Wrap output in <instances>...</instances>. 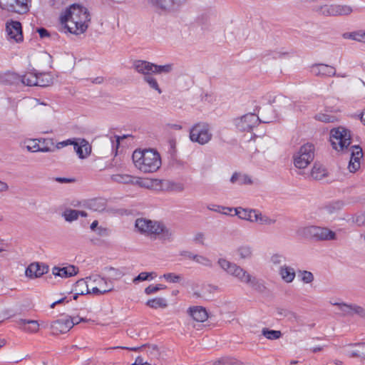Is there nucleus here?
Returning <instances> with one entry per match:
<instances>
[{
	"instance_id": "24",
	"label": "nucleus",
	"mask_w": 365,
	"mask_h": 365,
	"mask_svg": "<svg viewBox=\"0 0 365 365\" xmlns=\"http://www.w3.org/2000/svg\"><path fill=\"white\" fill-rule=\"evenodd\" d=\"M36 75L37 73L35 71L26 72L23 76L13 75L14 79H18L21 82L27 86H36Z\"/></svg>"
},
{
	"instance_id": "33",
	"label": "nucleus",
	"mask_w": 365,
	"mask_h": 365,
	"mask_svg": "<svg viewBox=\"0 0 365 365\" xmlns=\"http://www.w3.org/2000/svg\"><path fill=\"white\" fill-rule=\"evenodd\" d=\"M36 86L46 87L53 83V78L48 73H40L36 75Z\"/></svg>"
},
{
	"instance_id": "30",
	"label": "nucleus",
	"mask_w": 365,
	"mask_h": 365,
	"mask_svg": "<svg viewBox=\"0 0 365 365\" xmlns=\"http://www.w3.org/2000/svg\"><path fill=\"white\" fill-rule=\"evenodd\" d=\"M253 210L254 209L252 208H243L242 207H235V215L237 216L240 220L251 222Z\"/></svg>"
},
{
	"instance_id": "45",
	"label": "nucleus",
	"mask_w": 365,
	"mask_h": 365,
	"mask_svg": "<svg viewBox=\"0 0 365 365\" xmlns=\"http://www.w3.org/2000/svg\"><path fill=\"white\" fill-rule=\"evenodd\" d=\"M195 262L207 267H212L213 265L212 260L203 255H196Z\"/></svg>"
},
{
	"instance_id": "62",
	"label": "nucleus",
	"mask_w": 365,
	"mask_h": 365,
	"mask_svg": "<svg viewBox=\"0 0 365 365\" xmlns=\"http://www.w3.org/2000/svg\"><path fill=\"white\" fill-rule=\"evenodd\" d=\"M30 319H20L17 321V324L19 327L21 329L25 331V327H26L27 324H29V322Z\"/></svg>"
},
{
	"instance_id": "32",
	"label": "nucleus",
	"mask_w": 365,
	"mask_h": 365,
	"mask_svg": "<svg viewBox=\"0 0 365 365\" xmlns=\"http://www.w3.org/2000/svg\"><path fill=\"white\" fill-rule=\"evenodd\" d=\"M156 8L167 12H173V0H149Z\"/></svg>"
},
{
	"instance_id": "41",
	"label": "nucleus",
	"mask_w": 365,
	"mask_h": 365,
	"mask_svg": "<svg viewBox=\"0 0 365 365\" xmlns=\"http://www.w3.org/2000/svg\"><path fill=\"white\" fill-rule=\"evenodd\" d=\"M361 343L351 346L346 351L347 355L350 357H361V354H363V353L361 351Z\"/></svg>"
},
{
	"instance_id": "47",
	"label": "nucleus",
	"mask_w": 365,
	"mask_h": 365,
	"mask_svg": "<svg viewBox=\"0 0 365 365\" xmlns=\"http://www.w3.org/2000/svg\"><path fill=\"white\" fill-rule=\"evenodd\" d=\"M166 188L174 192H182L184 190V186L180 183L173 182H165Z\"/></svg>"
},
{
	"instance_id": "58",
	"label": "nucleus",
	"mask_w": 365,
	"mask_h": 365,
	"mask_svg": "<svg viewBox=\"0 0 365 365\" xmlns=\"http://www.w3.org/2000/svg\"><path fill=\"white\" fill-rule=\"evenodd\" d=\"M354 41L365 43V31H356Z\"/></svg>"
},
{
	"instance_id": "57",
	"label": "nucleus",
	"mask_w": 365,
	"mask_h": 365,
	"mask_svg": "<svg viewBox=\"0 0 365 365\" xmlns=\"http://www.w3.org/2000/svg\"><path fill=\"white\" fill-rule=\"evenodd\" d=\"M207 208L210 210V211H213V212H218L220 213V210H225L224 209V206L222 205H215V204H210V205H208L207 206Z\"/></svg>"
},
{
	"instance_id": "48",
	"label": "nucleus",
	"mask_w": 365,
	"mask_h": 365,
	"mask_svg": "<svg viewBox=\"0 0 365 365\" xmlns=\"http://www.w3.org/2000/svg\"><path fill=\"white\" fill-rule=\"evenodd\" d=\"M315 119L322 122L325 123H331L334 122L336 120V118L333 115L324 114V113H318L315 115Z\"/></svg>"
},
{
	"instance_id": "7",
	"label": "nucleus",
	"mask_w": 365,
	"mask_h": 365,
	"mask_svg": "<svg viewBox=\"0 0 365 365\" xmlns=\"http://www.w3.org/2000/svg\"><path fill=\"white\" fill-rule=\"evenodd\" d=\"M330 142L336 151L344 152L351 143V131L344 126H338L330 130Z\"/></svg>"
},
{
	"instance_id": "19",
	"label": "nucleus",
	"mask_w": 365,
	"mask_h": 365,
	"mask_svg": "<svg viewBox=\"0 0 365 365\" xmlns=\"http://www.w3.org/2000/svg\"><path fill=\"white\" fill-rule=\"evenodd\" d=\"M8 37L10 40L19 42L23 39L21 25L19 21H11L6 24V28Z\"/></svg>"
},
{
	"instance_id": "10",
	"label": "nucleus",
	"mask_w": 365,
	"mask_h": 365,
	"mask_svg": "<svg viewBox=\"0 0 365 365\" xmlns=\"http://www.w3.org/2000/svg\"><path fill=\"white\" fill-rule=\"evenodd\" d=\"M314 158V147L311 143H306L300 147L294 155V165L299 169L307 168Z\"/></svg>"
},
{
	"instance_id": "28",
	"label": "nucleus",
	"mask_w": 365,
	"mask_h": 365,
	"mask_svg": "<svg viewBox=\"0 0 365 365\" xmlns=\"http://www.w3.org/2000/svg\"><path fill=\"white\" fill-rule=\"evenodd\" d=\"M87 207L96 212H102L106 209V200L104 198H95L88 201Z\"/></svg>"
},
{
	"instance_id": "11",
	"label": "nucleus",
	"mask_w": 365,
	"mask_h": 365,
	"mask_svg": "<svg viewBox=\"0 0 365 365\" xmlns=\"http://www.w3.org/2000/svg\"><path fill=\"white\" fill-rule=\"evenodd\" d=\"M260 122L268 123L270 120H261L259 116L252 113H247L234 120L236 128L242 132L252 131Z\"/></svg>"
},
{
	"instance_id": "13",
	"label": "nucleus",
	"mask_w": 365,
	"mask_h": 365,
	"mask_svg": "<svg viewBox=\"0 0 365 365\" xmlns=\"http://www.w3.org/2000/svg\"><path fill=\"white\" fill-rule=\"evenodd\" d=\"M31 0H4L0 1V7L18 14H24L29 11V3Z\"/></svg>"
},
{
	"instance_id": "20",
	"label": "nucleus",
	"mask_w": 365,
	"mask_h": 365,
	"mask_svg": "<svg viewBox=\"0 0 365 365\" xmlns=\"http://www.w3.org/2000/svg\"><path fill=\"white\" fill-rule=\"evenodd\" d=\"M48 267L38 262L31 263L26 269V276L29 278H37L48 272Z\"/></svg>"
},
{
	"instance_id": "40",
	"label": "nucleus",
	"mask_w": 365,
	"mask_h": 365,
	"mask_svg": "<svg viewBox=\"0 0 365 365\" xmlns=\"http://www.w3.org/2000/svg\"><path fill=\"white\" fill-rule=\"evenodd\" d=\"M262 334L264 336L270 340L278 339L282 336L280 331L270 330L267 328L262 329Z\"/></svg>"
},
{
	"instance_id": "60",
	"label": "nucleus",
	"mask_w": 365,
	"mask_h": 365,
	"mask_svg": "<svg viewBox=\"0 0 365 365\" xmlns=\"http://www.w3.org/2000/svg\"><path fill=\"white\" fill-rule=\"evenodd\" d=\"M68 318V320L71 322H72V327L75 325V324H79L81 322H84L85 319L83 318H81L79 317H67Z\"/></svg>"
},
{
	"instance_id": "27",
	"label": "nucleus",
	"mask_w": 365,
	"mask_h": 365,
	"mask_svg": "<svg viewBox=\"0 0 365 365\" xmlns=\"http://www.w3.org/2000/svg\"><path fill=\"white\" fill-rule=\"evenodd\" d=\"M236 254L241 260H249L253 256V249L250 245H242L236 250Z\"/></svg>"
},
{
	"instance_id": "1",
	"label": "nucleus",
	"mask_w": 365,
	"mask_h": 365,
	"mask_svg": "<svg viewBox=\"0 0 365 365\" xmlns=\"http://www.w3.org/2000/svg\"><path fill=\"white\" fill-rule=\"evenodd\" d=\"M59 20L61 26L67 32L80 35L87 30L91 16L87 8L73 4L61 12Z\"/></svg>"
},
{
	"instance_id": "53",
	"label": "nucleus",
	"mask_w": 365,
	"mask_h": 365,
	"mask_svg": "<svg viewBox=\"0 0 365 365\" xmlns=\"http://www.w3.org/2000/svg\"><path fill=\"white\" fill-rule=\"evenodd\" d=\"M75 139L76 138H71V139H67V140L61 141V142H58L56 145V149H61V148H64L68 145H73V144L75 143Z\"/></svg>"
},
{
	"instance_id": "54",
	"label": "nucleus",
	"mask_w": 365,
	"mask_h": 365,
	"mask_svg": "<svg viewBox=\"0 0 365 365\" xmlns=\"http://www.w3.org/2000/svg\"><path fill=\"white\" fill-rule=\"evenodd\" d=\"M205 235L203 232H199L193 236V241L200 245H204Z\"/></svg>"
},
{
	"instance_id": "64",
	"label": "nucleus",
	"mask_w": 365,
	"mask_h": 365,
	"mask_svg": "<svg viewBox=\"0 0 365 365\" xmlns=\"http://www.w3.org/2000/svg\"><path fill=\"white\" fill-rule=\"evenodd\" d=\"M135 365H150L148 362L144 361L141 356H138L134 362Z\"/></svg>"
},
{
	"instance_id": "35",
	"label": "nucleus",
	"mask_w": 365,
	"mask_h": 365,
	"mask_svg": "<svg viewBox=\"0 0 365 365\" xmlns=\"http://www.w3.org/2000/svg\"><path fill=\"white\" fill-rule=\"evenodd\" d=\"M112 181L118 183H134L135 178L128 174L118 173L110 176Z\"/></svg>"
},
{
	"instance_id": "23",
	"label": "nucleus",
	"mask_w": 365,
	"mask_h": 365,
	"mask_svg": "<svg viewBox=\"0 0 365 365\" xmlns=\"http://www.w3.org/2000/svg\"><path fill=\"white\" fill-rule=\"evenodd\" d=\"M190 316L196 322H203L208 318V314L205 308L196 306L190 307L188 310Z\"/></svg>"
},
{
	"instance_id": "3",
	"label": "nucleus",
	"mask_w": 365,
	"mask_h": 365,
	"mask_svg": "<svg viewBox=\"0 0 365 365\" xmlns=\"http://www.w3.org/2000/svg\"><path fill=\"white\" fill-rule=\"evenodd\" d=\"M132 157L136 168L143 173L155 172L161 165L160 155L153 150H136Z\"/></svg>"
},
{
	"instance_id": "31",
	"label": "nucleus",
	"mask_w": 365,
	"mask_h": 365,
	"mask_svg": "<svg viewBox=\"0 0 365 365\" xmlns=\"http://www.w3.org/2000/svg\"><path fill=\"white\" fill-rule=\"evenodd\" d=\"M328 172L327 169L320 164H314L312 169L310 175L311 177L317 180H321L327 177Z\"/></svg>"
},
{
	"instance_id": "52",
	"label": "nucleus",
	"mask_w": 365,
	"mask_h": 365,
	"mask_svg": "<svg viewBox=\"0 0 365 365\" xmlns=\"http://www.w3.org/2000/svg\"><path fill=\"white\" fill-rule=\"evenodd\" d=\"M263 215L264 213H262L260 210L257 209H254L251 222L259 225L260 222L262 221Z\"/></svg>"
},
{
	"instance_id": "61",
	"label": "nucleus",
	"mask_w": 365,
	"mask_h": 365,
	"mask_svg": "<svg viewBox=\"0 0 365 365\" xmlns=\"http://www.w3.org/2000/svg\"><path fill=\"white\" fill-rule=\"evenodd\" d=\"M133 184H138L140 185L141 187H149L151 185V181L148 180H134V183Z\"/></svg>"
},
{
	"instance_id": "6",
	"label": "nucleus",
	"mask_w": 365,
	"mask_h": 365,
	"mask_svg": "<svg viewBox=\"0 0 365 365\" xmlns=\"http://www.w3.org/2000/svg\"><path fill=\"white\" fill-rule=\"evenodd\" d=\"M133 68L143 76V81L151 89L155 91L158 94L163 93L157 79L153 76L154 74L153 63L143 60H135L133 63Z\"/></svg>"
},
{
	"instance_id": "18",
	"label": "nucleus",
	"mask_w": 365,
	"mask_h": 365,
	"mask_svg": "<svg viewBox=\"0 0 365 365\" xmlns=\"http://www.w3.org/2000/svg\"><path fill=\"white\" fill-rule=\"evenodd\" d=\"M72 328V322L68 320L67 317L53 321L50 326L52 334L58 335L68 332Z\"/></svg>"
},
{
	"instance_id": "34",
	"label": "nucleus",
	"mask_w": 365,
	"mask_h": 365,
	"mask_svg": "<svg viewBox=\"0 0 365 365\" xmlns=\"http://www.w3.org/2000/svg\"><path fill=\"white\" fill-rule=\"evenodd\" d=\"M160 230H158V235H161V239L163 240L172 241L174 238L175 231L165 227L161 222H160Z\"/></svg>"
},
{
	"instance_id": "36",
	"label": "nucleus",
	"mask_w": 365,
	"mask_h": 365,
	"mask_svg": "<svg viewBox=\"0 0 365 365\" xmlns=\"http://www.w3.org/2000/svg\"><path fill=\"white\" fill-rule=\"evenodd\" d=\"M343 205H344L343 202H341L340 201L331 202L326 205L322 208V211L324 213L332 215V214L338 212L339 210H341L342 208Z\"/></svg>"
},
{
	"instance_id": "44",
	"label": "nucleus",
	"mask_w": 365,
	"mask_h": 365,
	"mask_svg": "<svg viewBox=\"0 0 365 365\" xmlns=\"http://www.w3.org/2000/svg\"><path fill=\"white\" fill-rule=\"evenodd\" d=\"M39 330V324L36 320H31L25 327V331L31 334L36 333Z\"/></svg>"
},
{
	"instance_id": "51",
	"label": "nucleus",
	"mask_w": 365,
	"mask_h": 365,
	"mask_svg": "<svg viewBox=\"0 0 365 365\" xmlns=\"http://www.w3.org/2000/svg\"><path fill=\"white\" fill-rule=\"evenodd\" d=\"M165 289V286L163 284H156V285H149L145 289V293L146 294H151L158 292L159 290Z\"/></svg>"
},
{
	"instance_id": "63",
	"label": "nucleus",
	"mask_w": 365,
	"mask_h": 365,
	"mask_svg": "<svg viewBox=\"0 0 365 365\" xmlns=\"http://www.w3.org/2000/svg\"><path fill=\"white\" fill-rule=\"evenodd\" d=\"M214 365H230V363L227 359L222 358L220 359L216 360L214 362Z\"/></svg>"
},
{
	"instance_id": "17",
	"label": "nucleus",
	"mask_w": 365,
	"mask_h": 365,
	"mask_svg": "<svg viewBox=\"0 0 365 365\" xmlns=\"http://www.w3.org/2000/svg\"><path fill=\"white\" fill-rule=\"evenodd\" d=\"M351 158L348 165L350 172L354 173L360 168V160L363 157L362 148L359 145H353L350 148Z\"/></svg>"
},
{
	"instance_id": "42",
	"label": "nucleus",
	"mask_w": 365,
	"mask_h": 365,
	"mask_svg": "<svg viewBox=\"0 0 365 365\" xmlns=\"http://www.w3.org/2000/svg\"><path fill=\"white\" fill-rule=\"evenodd\" d=\"M79 216V210H66L63 213V217L67 222H72L78 219Z\"/></svg>"
},
{
	"instance_id": "21",
	"label": "nucleus",
	"mask_w": 365,
	"mask_h": 365,
	"mask_svg": "<svg viewBox=\"0 0 365 365\" xmlns=\"http://www.w3.org/2000/svg\"><path fill=\"white\" fill-rule=\"evenodd\" d=\"M277 273L281 280L287 284L293 282L296 277L295 269L287 264L278 269Z\"/></svg>"
},
{
	"instance_id": "15",
	"label": "nucleus",
	"mask_w": 365,
	"mask_h": 365,
	"mask_svg": "<svg viewBox=\"0 0 365 365\" xmlns=\"http://www.w3.org/2000/svg\"><path fill=\"white\" fill-rule=\"evenodd\" d=\"M73 148L80 159L87 158L91 155L92 150L91 145L84 138H76Z\"/></svg>"
},
{
	"instance_id": "38",
	"label": "nucleus",
	"mask_w": 365,
	"mask_h": 365,
	"mask_svg": "<svg viewBox=\"0 0 365 365\" xmlns=\"http://www.w3.org/2000/svg\"><path fill=\"white\" fill-rule=\"evenodd\" d=\"M173 64L157 65L154 63V74H168L173 71Z\"/></svg>"
},
{
	"instance_id": "37",
	"label": "nucleus",
	"mask_w": 365,
	"mask_h": 365,
	"mask_svg": "<svg viewBox=\"0 0 365 365\" xmlns=\"http://www.w3.org/2000/svg\"><path fill=\"white\" fill-rule=\"evenodd\" d=\"M146 304L153 309H163L168 306L166 299L160 297L150 299L147 302Z\"/></svg>"
},
{
	"instance_id": "46",
	"label": "nucleus",
	"mask_w": 365,
	"mask_h": 365,
	"mask_svg": "<svg viewBox=\"0 0 365 365\" xmlns=\"http://www.w3.org/2000/svg\"><path fill=\"white\" fill-rule=\"evenodd\" d=\"M149 277H151L153 279V277H156V274L154 272H140L136 277L133 279V282L136 283L140 281L148 280Z\"/></svg>"
},
{
	"instance_id": "55",
	"label": "nucleus",
	"mask_w": 365,
	"mask_h": 365,
	"mask_svg": "<svg viewBox=\"0 0 365 365\" xmlns=\"http://www.w3.org/2000/svg\"><path fill=\"white\" fill-rule=\"evenodd\" d=\"M189 0H173V6L174 11L179 10Z\"/></svg>"
},
{
	"instance_id": "5",
	"label": "nucleus",
	"mask_w": 365,
	"mask_h": 365,
	"mask_svg": "<svg viewBox=\"0 0 365 365\" xmlns=\"http://www.w3.org/2000/svg\"><path fill=\"white\" fill-rule=\"evenodd\" d=\"M297 235L303 238L317 241H331L336 240V234L327 227L309 225L300 227Z\"/></svg>"
},
{
	"instance_id": "29",
	"label": "nucleus",
	"mask_w": 365,
	"mask_h": 365,
	"mask_svg": "<svg viewBox=\"0 0 365 365\" xmlns=\"http://www.w3.org/2000/svg\"><path fill=\"white\" fill-rule=\"evenodd\" d=\"M276 102H277L279 111L281 112L287 113L289 110H293V102L285 96H279L277 98Z\"/></svg>"
},
{
	"instance_id": "25",
	"label": "nucleus",
	"mask_w": 365,
	"mask_h": 365,
	"mask_svg": "<svg viewBox=\"0 0 365 365\" xmlns=\"http://www.w3.org/2000/svg\"><path fill=\"white\" fill-rule=\"evenodd\" d=\"M287 257L280 252H274L272 254L269 259V262L272 268L279 269L281 267L286 265Z\"/></svg>"
},
{
	"instance_id": "49",
	"label": "nucleus",
	"mask_w": 365,
	"mask_h": 365,
	"mask_svg": "<svg viewBox=\"0 0 365 365\" xmlns=\"http://www.w3.org/2000/svg\"><path fill=\"white\" fill-rule=\"evenodd\" d=\"M163 277L168 282L170 283H177L179 282L182 277L179 274H175L174 273H167L163 274Z\"/></svg>"
},
{
	"instance_id": "56",
	"label": "nucleus",
	"mask_w": 365,
	"mask_h": 365,
	"mask_svg": "<svg viewBox=\"0 0 365 365\" xmlns=\"http://www.w3.org/2000/svg\"><path fill=\"white\" fill-rule=\"evenodd\" d=\"M109 272H110V276L115 279H119L123 276V272L113 267L109 268Z\"/></svg>"
},
{
	"instance_id": "14",
	"label": "nucleus",
	"mask_w": 365,
	"mask_h": 365,
	"mask_svg": "<svg viewBox=\"0 0 365 365\" xmlns=\"http://www.w3.org/2000/svg\"><path fill=\"white\" fill-rule=\"evenodd\" d=\"M336 306L344 316H352L357 314L360 317H365V310L363 307L354 304H346L343 302H331Z\"/></svg>"
},
{
	"instance_id": "8",
	"label": "nucleus",
	"mask_w": 365,
	"mask_h": 365,
	"mask_svg": "<svg viewBox=\"0 0 365 365\" xmlns=\"http://www.w3.org/2000/svg\"><path fill=\"white\" fill-rule=\"evenodd\" d=\"M212 138V133L209 123L200 121L194 123L189 129V139L200 145L207 144Z\"/></svg>"
},
{
	"instance_id": "50",
	"label": "nucleus",
	"mask_w": 365,
	"mask_h": 365,
	"mask_svg": "<svg viewBox=\"0 0 365 365\" xmlns=\"http://www.w3.org/2000/svg\"><path fill=\"white\" fill-rule=\"evenodd\" d=\"M277 222V219L275 217H272L266 214H264L262 221L259 223V225L264 226H272L274 225Z\"/></svg>"
},
{
	"instance_id": "9",
	"label": "nucleus",
	"mask_w": 365,
	"mask_h": 365,
	"mask_svg": "<svg viewBox=\"0 0 365 365\" xmlns=\"http://www.w3.org/2000/svg\"><path fill=\"white\" fill-rule=\"evenodd\" d=\"M314 10L319 15L326 17L349 16L354 11L351 6L340 4L317 5L314 6Z\"/></svg>"
},
{
	"instance_id": "39",
	"label": "nucleus",
	"mask_w": 365,
	"mask_h": 365,
	"mask_svg": "<svg viewBox=\"0 0 365 365\" xmlns=\"http://www.w3.org/2000/svg\"><path fill=\"white\" fill-rule=\"evenodd\" d=\"M298 276L301 281L304 284H310L314 279V274L311 272L307 270H299Z\"/></svg>"
},
{
	"instance_id": "43",
	"label": "nucleus",
	"mask_w": 365,
	"mask_h": 365,
	"mask_svg": "<svg viewBox=\"0 0 365 365\" xmlns=\"http://www.w3.org/2000/svg\"><path fill=\"white\" fill-rule=\"evenodd\" d=\"M25 148L29 152H38L40 146L36 139H29L25 142Z\"/></svg>"
},
{
	"instance_id": "4",
	"label": "nucleus",
	"mask_w": 365,
	"mask_h": 365,
	"mask_svg": "<svg viewBox=\"0 0 365 365\" xmlns=\"http://www.w3.org/2000/svg\"><path fill=\"white\" fill-rule=\"evenodd\" d=\"M86 287V293L100 296L113 290V284L111 280L101 277L99 275H93L86 279H80L77 282V288Z\"/></svg>"
},
{
	"instance_id": "22",
	"label": "nucleus",
	"mask_w": 365,
	"mask_h": 365,
	"mask_svg": "<svg viewBox=\"0 0 365 365\" xmlns=\"http://www.w3.org/2000/svg\"><path fill=\"white\" fill-rule=\"evenodd\" d=\"M78 269L73 265H68L63 267H54L52 269V274L62 278H68L76 275L78 273Z\"/></svg>"
},
{
	"instance_id": "2",
	"label": "nucleus",
	"mask_w": 365,
	"mask_h": 365,
	"mask_svg": "<svg viewBox=\"0 0 365 365\" xmlns=\"http://www.w3.org/2000/svg\"><path fill=\"white\" fill-rule=\"evenodd\" d=\"M217 263L222 271L237 279L239 282L248 284L259 292H262L264 289L265 287L262 282L252 277L237 264L222 257L219 258Z\"/></svg>"
},
{
	"instance_id": "12",
	"label": "nucleus",
	"mask_w": 365,
	"mask_h": 365,
	"mask_svg": "<svg viewBox=\"0 0 365 365\" xmlns=\"http://www.w3.org/2000/svg\"><path fill=\"white\" fill-rule=\"evenodd\" d=\"M135 227L142 235L150 237H155L158 235V230H160V222L153 221L145 218H138L135 220Z\"/></svg>"
},
{
	"instance_id": "16",
	"label": "nucleus",
	"mask_w": 365,
	"mask_h": 365,
	"mask_svg": "<svg viewBox=\"0 0 365 365\" xmlns=\"http://www.w3.org/2000/svg\"><path fill=\"white\" fill-rule=\"evenodd\" d=\"M310 71L313 75L319 77H331L335 76L336 75V69L334 67L324 63L312 65Z\"/></svg>"
},
{
	"instance_id": "26",
	"label": "nucleus",
	"mask_w": 365,
	"mask_h": 365,
	"mask_svg": "<svg viewBox=\"0 0 365 365\" xmlns=\"http://www.w3.org/2000/svg\"><path fill=\"white\" fill-rule=\"evenodd\" d=\"M230 182L239 185H252L254 183L252 178L246 174L235 173L230 178Z\"/></svg>"
},
{
	"instance_id": "59",
	"label": "nucleus",
	"mask_w": 365,
	"mask_h": 365,
	"mask_svg": "<svg viewBox=\"0 0 365 365\" xmlns=\"http://www.w3.org/2000/svg\"><path fill=\"white\" fill-rule=\"evenodd\" d=\"M180 256H182V257H185V258H187V259H192V260L195 261L196 255L192 253L190 251H182L180 252Z\"/></svg>"
}]
</instances>
